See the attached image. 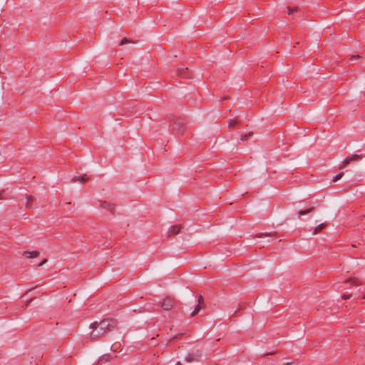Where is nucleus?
<instances>
[{"label":"nucleus","instance_id":"4be33fe9","mask_svg":"<svg viewBox=\"0 0 365 365\" xmlns=\"http://www.w3.org/2000/svg\"><path fill=\"white\" fill-rule=\"evenodd\" d=\"M351 294H343V295L341 296V298H342L343 299H345V300H346V299H350V298H351Z\"/></svg>","mask_w":365,"mask_h":365},{"label":"nucleus","instance_id":"423d86ee","mask_svg":"<svg viewBox=\"0 0 365 365\" xmlns=\"http://www.w3.org/2000/svg\"><path fill=\"white\" fill-rule=\"evenodd\" d=\"M345 282L350 283L354 286H360L363 284L362 282L356 277H349L346 279Z\"/></svg>","mask_w":365,"mask_h":365},{"label":"nucleus","instance_id":"20e7f679","mask_svg":"<svg viewBox=\"0 0 365 365\" xmlns=\"http://www.w3.org/2000/svg\"><path fill=\"white\" fill-rule=\"evenodd\" d=\"M101 207L103 209L108 210L112 215L115 214V205L107 201H103L101 203Z\"/></svg>","mask_w":365,"mask_h":365},{"label":"nucleus","instance_id":"f8f14e48","mask_svg":"<svg viewBox=\"0 0 365 365\" xmlns=\"http://www.w3.org/2000/svg\"><path fill=\"white\" fill-rule=\"evenodd\" d=\"M277 235L276 232L272 233H259L257 234L255 237H271V236H275Z\"/></svg>","mask_w":365,"mask_h":365},{"label":"nucleus","instance_id":"a211bd4d","mask_svg":"<svg viewBox=\"0 0 365 365\" xmlns=\"http://www.w3.org/2000/svg\"><path fill=\"white\" fill-rule=\"evenodd\" d=\"M361 158H363V156L357 155V154H354V155H351V158H346L345 160H359V159H361Z\"/></svg>","mask_w":365,"mask_h":365},{"label":"nucleus","instance_id":"cd10ccee","mask_svg":"<svg viewBox=\"0 0 365 365\" xmlns=\"http://www.w3.org/2000/svg\"><path fill=\"white\" fill-rule=\"evenodd\" d=\"M358 58H360V56H352L351 59L354 61V60H355V59H356Z\"/></svg>","mask_w":365,"mask_h":365},{"label":"nucleus","instance_id":"9d476101","mask_svg":"<svg viewBox=\"0 0 365 365\" xmlns=\"http://www.w3.org/2000/svg\"><path fill=\"white\" fill-rule=\"evenodd\" d=\"M314 210V207H312L308 208V209H307V210H299V212H298V214H299V215H304L309 214V213H310V212H313Z\"/></svg>","mask_w":365,"mask_h":365},{"label":"nucleus","instance_id":"2f4dec72","mask_svg":"<svg viewBox=\"0 0 365 365\" xmlns=\"http://www.w3.org/2000/svg\"><path fill=\"white\" fill-rule=\"evenodd\" d=\"M272 354H274V353H267V354H264V356L272 355Z\"/></svg>","mask_w":365,"mask_h":365},{"label":"nucleus","instance_id":"dca6fc26","mask_svg":"<svg viewBox=\"0 0 365 365\" xmlns=\"http://www.w3.org/2000/svg\"><path fill=\"white\" fill-rule=\"evenodd\" d=\"M202 306L200 305H197L196 307L195 308L194 311L191 313V316L192 317H194L199 312L200 310L202 309Z\"/></svg>","mask_w":365,"mask_h":365},{"label":"nucleus","instance_id":"f704fd0d","mask_svg":"<svg viewBox=\"0 0 365 365\" xmlns=\"http://www.w3.org/2000/svg\"><path fill=\"white\" fill-rule=\"evenodd\" d=\"M364 217H365V215H364Z\"/></svg>","mask_w":365,"mask_h":365},{"label":"nucleus","instance_id":"bb28decb","mask_svg":"<svg viewBox=\"0 0 365 365\" xmlns=\"http://www.w3.org/2000/svg\"><path fill=\"white\" fill-rule=\"evenodd\" d=\"M295 9H294V10H295ZM288 11H288V14H292V12H293V11H294V9H292V8H290V7H288Z\"/></svg>","mask_w":365,"mask_h":365},{"label":"nucleus","instance_id":"7ed1b4c3","mask_svg":"<svg viewBox=\"0 0 365 365\" xmlns=\"http://www.w3.org/2000/svg\"><path fill=\"white\" fill-rule=\"evenodd\" d=\"M202 357V354L200 351L195 353H187L185 357V361L187 363H192L195 361H199Z\"/></svg>","mask_w":365,"mask_h":365},{"label":"nucleus","instance_id":"4468645a","mask_svg":"<svg viewBox=\"0 0 365 365\" xmlns=\"http://www.w3.org/2000/svg\"><path fill=\"white\" fill-rule=\"evenodd\" d=\"M197 305L202 306V308L204 307V306H205V300H204V297H203L202 295H200L198 297Z\"/></svg>","mask_w":365,"mask_h":365},{"label":"nucleus","instance_id":"ddd939ff","mask_svg":"<svg viewBox=\"0 0 365 365\" xmlns=\"http://www.w3.org/2000/svg\"><path fill=\"white\" fill-rule=\"evenodd\" d=\"M187 68H179L178 74L182 76V77H187Z\"/></svg>","mask_w":365,"mask_h":365},{"label":"nucleus","instance_id":"412c9836","mask_svg":"<svg viewBox=\"0 0 365 365\" xmlns=\"http://www.w3.org/2000/svg\"><path fill=\"white\" fill-rule=\"evenodd\" d=\"M350 161H343L341 165H339V169L344 168L349 163Z\"/></svg>","mask_w":365,"mask_h":365},{"label":"nucleus","instance_id":"5701e85b","mask_svg":"<svg viewBox=\"0 0 365 365\" xmlns=\"http://www.w3.org/2000/svg\"><path fill=\"white\" fill-rule=\"evenodd\" d=\"M33 200H34V197L33 196L29 195V196L27 197V203H29V202H31Z\"/></svg>","mask_w":365,"mask_h":365},{"label":"nucleus","instance_id":"7c9ffc66","mask_svg":"<svg viewBox=\"0 0 365 365\" xmlns=\"http://www.w3.org/2000/svg\"><path fill=\"white\" fill-rule=\"evenodd\" d=\"M175 365H182L181 362L178 361Z\"/></svg>","mask_w":365,"mask_h":365},{"label":"nucleus","instance_id":"a878e982","mask_svg":"<svg viewBox=\"0 0 365 365\" xmlns=\"http://www.w3.org/2000/svg\"><path fill=\"white\" fill-rule=\"evenodd\" d=\"M4 192V190H2L0 192V200H3V199H4V196H3Z\"/></svg>","mask_w":365,"mask_h":365},{"label":"nucleus","instance_id":"f3484780","mask_svg":"<svg viewBox=\"0 0 365 365\" xmlns=\"http://www.w3.org/2000/svg\"><path fill=\"white\" fill-rule=\"evenodd\" d=\"M134 42H133L132 41H130V39L127 38H124L122 39V41L120 42L119 45L120 46H123L124 44L125 43H133Z\"/></svg>","mask_w":365,"mask_h":365},{"label":"nucleus","instance_id":"aec40b11","mask_svg":"<svg viewBox=\"0 0 365 365\" xmlns=\"http://www.w3.org/2000/svg\"><path fill=\"white\" fill-rule=\"evenodd\" d=\"M236 124H237V121L235 120L230 119L228 121V125L230 128L235 126Z\"/></svg>","mask_w":365,"mask_h":365},{"label":"nucleus","instance_id":"393cba45","mask_svg":"<svg viewBox=\"0 0 365 365\" xmlns=\"http://www.w3.org/2000/svg\"><path fill=\"white\" fill-rule=\"evenodd\" d=\"M47 262V259H44L41 263L38 264V267H41L43 264Z\"/></svg>","mask_w":365,"mask_h":365},{"label":"nucleus","instance_id":"b1692460","mask_svg":"<svg viewBox=\"0 0 365 365\" xmlns=\"http://www.w3.org/2000/svg\"><path fill=\"white\" fill-rule=\"evenodd\" d=\"M79 180L81 182H86L88 180V178H85L84 176H82V177L79 178Z\"/></svg>","mask_w":365,"mask_h":365},{"label":"nucleus","instance_id":"473e14b6","mask_svg":"<svg viewBox=\"0 0 365 365\" xmlns=\"http://www.w3.org/2000/svg\"><path fill=\"white\" fill-rule=\"evenodd\" d=\"M292 364V363L288 362V363L284 364V365H289V364Z\"/></svg>","mask_w":365,"mask_h":365},{"label":"nucleus","instance_id":"6ab92c4d","mask_svg":"<svg viewBox=\"0 0 365 365\" xmlns=\"http://www.w3.org/2000/svg\"><path fill=\"white\" fill-rule=\"evenodd\" d=\"M343 175H344L343 172L339 173L338 175H336V176L334 177L333 182H336L338 180L341 179Z\"/></svg>","mask_w":365,"mask_h":365},{"label":"nucleus","instance_id":"1a4fd4ad","mask_svg":"<svg viewBox=\"0 0 365 365\" xmlns=\"http://www.w3.org/2000/svg\"><path fill=\"white\" fill-rule=\"evenodd\" d=\"M327 223H322V224H319L318 226H317L314 231H313V235H317L319 234L322 229H324L325 227H327Z\"/></svg>","mask_w":365,"mask_h":365},{"label":"nucleus","instance_id":"2eb2a0df","mask_svg":"<svg viewBox=\"0 0 365 365\" xmlns=\"http://www.w3.org/2000/svg\"><path fill=\"white\" fill-rule=\"evenodd\" d=\"M202 306L200 305H197L196 307L195 308L194 311L191 313V316L192 317H194L199 312L200 310L202 309Z\"/></svg>","mask_w":365,"mask_h":365},{"label":"nucleus","instance_id":"f03ea898","mask_svg":"<svg viewBox=\"0 0 365 365\" xmlns=\"http://www.w3.org/2000/svg\"><path fill=\"white\" fill-rule=\"evenodd\" d=\"M175 300L173 297H166L163 299L160 306L165 311H170L175 306Z\"/></svg>","mask_w":365,"mask_h":365},{"label":"nucleus","instance_id":"0eeeda50","mask_svg":"<svg viewBox=\"0 0 365 365\" xmlns=\"http://www.w3.org/2000/svg\"><path fill=\"white\" fill-rule=\"evenodd\" d=\"M26 258H35L39 256V252L38 251H26L23 253Z\"/></svg>","mask_w":365,"mask_h":365},{"label":"nucleus","instance_id":"39448f33","mask_svg":"<svg viewBox=\"0 0 365 365\" xmlns=\"http://www.w3.org/2000/svg\"><path fill=\"white\" fill-rule=\"evenodd\" d=\"M181 225H173L172 226L168 232V237H170L172 235H177L180 232Z\"/></svg>","mask_w":365,"mask_h":365},{"label":"nucleus","instance_id":"f257e3e1","mask_svg":"<svg viewBox=\"0 0 365 365\" xmlns=\"http://www.w3.org/2000/svg\"><path fill=\"white\" fill-rule=\"evenodd\" d=\"M117 326L118 321L114 318H106L100 322H94L90 324V328L92 329L90 339L91 340L98 339L106 333L111 331Z\"/></svg>","mask_w":365,"mask_h":365},{"label":"nucleus","instance_id":"72a5a7b5","mask_svg":"<svg viewBox=\"0 0 365 365\" xmlns=\"http://www.w3.org/2000/svg\"><path fill=\"white\" fill-rule=\"evenodd\" d=\"M362 299H365V293L364 295L362 297Z\"/></svg>","mask_w":365,"mask_h":365},{"label":"nucleus","instance_id":"c756f323","mask_svg":"<svg viewBox=\"0 0 365 365\" xmlns=\"http://www.w3.org/2000/svg\"><path fill=\"white\" fill-rule=\"evenodd\" d=\"M32 300L33 299H30L29 300H28V302H26V305L28 306L31 302Z\"/></svg>","mask_w":365,"mask_h":365},{"label":"nucleus","instance_id":"6e6552de","mask_svg":"<svg viewBox=\"0 0 365 365\" xmlns=\"http://www.w3.org/2000/svg\"><path fill=\"white\" fill-rule=\"evenodd\" d=\"M110 358H111V356L110 354H104L99 359L98 364H102L106 362H108L110 360Z\"/></svg>","mask_w":365,"mask_h":365},{"label":"nucleus","instance_id":"9b49d317","mask_svg":"<svg viewBox=\"0 0 365 365\" xmlns=\"http://www.w3.org/2000/svg\"><path fill=\"white\" fill-rule=\"evenodd\" d=\"M253 135V133L252 132H249L248 133H246L245 135H242V137H241V140L242 141H247L251 137H252Z\"/></svg>","mask_w":365,"mask_h":365},{"label":"nucleus","instance_id":"c85d7f7f","mask_svg":"<svg viewBox=\"0 0 365 365\" xmlns=\"http://www.w3.org/2000/svg\"><path fill=\"white\" fill-rule=\"evenodd\" d=\"M179 336H180V334L175 335L171 339L170 341H173V340L176 339Z\"/></svg>","mask_w":365,"mask_h":365}]
</instances>
